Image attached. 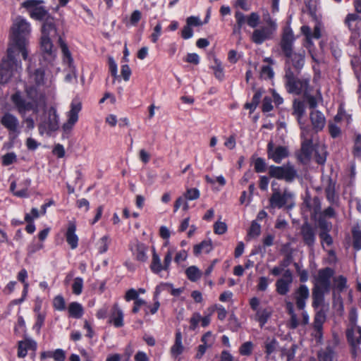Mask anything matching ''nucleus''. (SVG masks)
Here are the masks:
<instances>
[{"label":"nucleus","mask_w":361,"mask_h":361,"mask_svg":"<svg viewBox=\"0 0 361 361\" xmlns=\"http://www.w3.org/2000/svg\"><path fill=\"white\" fill-rule=\"evenodd\" d=\"M83 288V279L81 277H76L72 285V290L75 295H80L82 293Z\"/></svg>","instance_id":"nucleus-45"},{"label":"nucleus","mask_w":361,"mask_h":361,"mask_svg":"<svg viewBox=\"0 0 361 361\" xmlns=\"http://www.w3.org/2000/svg\"><path fill=\"white\" fill-rule=\"evenodd\" d=\"M168 286H171V285L169 284V283H161L159 285L156 286L155 290L154 292V295H153V300H154L153 305H147V303L146 302V305L145 306L144 311H145V314L146 316L148 314H154L157 312V311L160 307V302L159 301V296L160 293L165 290V287Z\"/></svg>","instance_id":"nucleus-17"},{"label":"nucleus","mask_w":361,"mask_h":361,"mask_svg":"<svg viewBox=\"0 0 361 361\" xmlns=\"http://www.w3.org/2000/svg\"><path fill=\"white\" fill-rule=\"evenodd\" d=\"M123 317V310L120 308L118 303H115L111 307L109 322L112 324L116 328H121L124 325Z\"/></svg>","instance_id":"nucleus-22"},{"label":"nucleus","mask_w":361,"mask_h":361,"mask_svg":"<svg viewBox=\"0 0 361 361\" xmlns=\"http://www.w3.org/2000/svg\"><path fill=\"white\" fill-rule=\"evenodd\" d=\"M261 233V226L256 221H252L250 229L248 231V235L251 237H257Z\"/></svg>","instance_id":"nucleus-51"},{"label":"nucleus","mask_w":361,"mask_h":361,"mask_svg":"<svg viewBox=\"0 0 361 361\" xmlns=\"http://www.w3.org/2000/svg\"><path fill=\"white\" fill-rule=\"evenodd\" d=\"M276 31H274V25L270 27L261 26L256 28L252 32L250 37L252 42L256 44H262L267 40L271 39L274 37Z\"/></svg>","instance_id":"nucleus-13"},{"label":"nucleus","mask_w":361,"mask_h":361,"mask_svg":"<svg viewBox=\"0 0 361 361\" xmlns=\"http://www.w3.org/2000/svg\"><path fill=\"white\" fill-rule=\"evenodd\" d=\"M295 40L293 30L290 26L283 28L279 46L285 56H289L293 52V44Z\"/></svg>","instance_id":"nucleus-12"},{"label":"nucleus","mask_w":361,"mask_h":361,"mask_svg":"<svg viewBox=\"0 0 361 361\" xmlns=\"http://www.w3.org/2000/svg\"><path fill=\"white\" fill-rule=\"evenodd\" d=\"M51 358L54 361H65L66 353L61 348H57L54 350H47L40 353V360H44Z\"/></svg>","instance_id":"nucleus-27"},{"label":"nucleus","mask_w":361,"mask_h":361,"mask_svg":"<svg viewBox=\"0 0 361 361\" xmlns=\"http://www.w3.org/2000/svg\"><path fill=\"white\" fill-rule=\"evenodd\" d=\"M25 221L27 223V225L25 227V231L30 234L33 233L35 231V225L33 223V218L31 217L30 214H25Z\"/></svg>","instance_id":"nucleus-57"},{"label":"nucleus","mask_w":361,"mask_h":361,"mask_svg":"<svg viewBox=\"0 0 361 361\" xmlns=\"http://www.w3.org/2000/svg\"><path fill=\"white\" fill-rule=\"evenodd\" d=\"M17 160L16 154L14 152H8L2 157V164L9 166Z\"/></svg>","instance_id":"nucleus-49"},{"label":"nucleus","mask_w":361,"mask_h":361,"mask_svg":"<svg viewBox=\"0 0 361 361\" xmlns=\"http://www.w3.org/2000/svg\"><path fill=\"white\" fill-rule=\"evenodd\" d=\"M289 152L288 147L285 146L274 147L272 141L267 144V157L272 159L275 163L280 164L283 159L288 157Z\"/></svg>","instance_id":"nucleus-14"},{"label":"nucleus","mask_w":361,"mask_h":361,"mask_svg":"<svg viewBox=\"0 0 361 361\" xmlns=\"http://www.w3.org/2000/svg\"><path fill=\"white\" fill-rule=\"evenodd\" d=\"M201 319V314L199 312H194L190 319V329L194 331L198 326Z\"/></svg>","instance_id":"nucleus-58"},{"label":"nucleus","mask_w":361,"mask_h":361,"mask_svg":"<svg viewBox=\"0 0 361 361\" xmlns=\"http://www.w3.org/2000/svg\"><path fill=\"white\" fill-rule=\"evenodd\" d=\"M130 250L136 260L141 262H145L147 260V252L148 247L145 243L136 240L131 243Z\"/></svg>","instance_id":"nucleus-20"},{"label":"nucleus","mask_w":361,"mask_h":361,"mask_svg":"<svg viewBox=\"0 0 361 361\" xmlns=\"http://www.w3.org/2000/svg\"><path fill=\"white\" fill-rule=\"evenodd\" d=\"M304 244L313 248L316 242V228L307 221L300 226V231Z\"/></svg>","instance_id":"nucleus-15"},{"label":"nucleus","mask_w":361,"mask_h":361,"mask_svg":"<svg viewBox=\"0 0 361 361\" xmlns=\"http://www.w3.org/2000/svg\"><path fill=\"white\" fill-rule=\"evenodd\" d=\"M53 307L55 310L63 311L66 309L65 300L63 296L57 295L53 300Z\"/></svg>","instance_id":"nucleus-46"},{"label":"nucleus","mask_w":361,"mask_h":361,"mask_svg":"<svg viewBox=\"0 0 361 361\" xmlns=\"http://www.w3.org/2000/svg\"><path fill=\"white\" fill-rule=\"evenodd\" d=\"M269 283H270V281L267 277H266V276L259 277L258 284H257L258 290L265 291L267 289Z\"/></svg>","instance_id":"nucleus-63"},{"label":"nucleus","mask_w":361,"mask_h":361,"mask_svg":"<svg viewBox=\"0 0 361 361\" xmlns=\"http://www.w3.org/2000/svg\"><path fill=\"white\" fill-rule=\"evenodd\" d=\"M308 211L311 213L312 219H315L321 212V202L318 197H314L312 200L305 199L304 201Z\"/></svg>","instance_id":"nucleus-29"},{"label":"nucleus","mask_w":361,"mask_h":361,"mask_svg":"<svg viewBox=\"0 0 361 361\" xmlns=\"http://www.w3.org/2000/svg\"><path fill=\"white\" fill-rule=\"evenodd\" d=\"M200 191L197 188H188L184 193V199L186 200H195L200 197Z\"/></svg>","instance_id":"nucleus-44"},{"label":"nucleus","mask_w":361,"mask_h":361,"mask_svg":"<svg viewBox=\"0 0 361 361\" xmlns=\"http://www.w3.org/2000/svg\"><path fill=\"white\" fill-rule=\"evenodd\" d=\"M149 267L151 271L156 274H159L161 271H164V265L161 264V259L154 248H153L152 262Z\"/></svg>","instance_id":"nucleus-34"},{"label":"nucleus","mask_w":361,"mask_h":361,"mask_svg":"<svg viewBox=\"0 0 361 361\" xmlns=\"http://www.w3.org/2000/svg\"><path fill=\"white\" fill-rule=\"evenodd\" d=\"M331 223L328 222L324 218H319V227L320 228L319 232L329 233L331 229Z\"/></svg>","instance_id":"nucleus-61"},{"label":"nucleus","mask_w":361,"mask_h":361,"mask_svg":"<svg viewBox=\"0 0 361 361\" xmlns=\"http://www.w3.org/2000/svg\"><path fill=\"white\" fill-rule=\"evenodd\" d=\"M69 317L80 319L84 314V309L82 305L78 302H72L68 305Z\"/></svg>","instance_id":"nucleus-33"},{"label":"nucleus","mask_w":361,"mask_h":361,"mask_svg":"<svg viewBox=\"0 0 361 361\" xmlns=\"http://www.w3.org/2000/svg\"><path fill=\"white\" fill-rule=\"evenodd\" d=\"M255 171L257 173H263L266 171L267 164L264 159L258 157L254 163Z\"/></svg>","instance_id":"nucleus-48"},{"label":"nucleus","mask_w":361,"mask_h":361,"mask_svg":"<svg viewBox=\"0 0 361 361\" xmlns=\"http://www.w3.org/2000/svg\"><path fill=\"white\" fill-rule=\"evenodd\" d=\"M289 56H286L287 60L286 64H291L293 68L298 75L305 65V51L301 50L298 52H292Z\"/></svg>","instance_id":"nucleus-19"},{"label":"nucleus","mask_w":361,"mask_h":361,"mask_svg":"<svg viewBox=\"0 0 361 361\" xmlns=\"http://www.w3.org/2000/svg\"><path fill=\"white\" fill-rule=\"evenodd\" d=\"M329 132L331 137L336 138L339 137L341 134V128L336 124L332 122H329L328 125Z\"/></svg>","instance_id":"nucleus-54"},{"label":"nucleus","mask_w":361,"mask_h":361,"mask_svg":"<svg viewBox=\"0 0 361 361\" xmlns=\"http://www.w3.org/2000/svg\"><path fill=\"white\" fill-rule=\"evenodd\" d=\"M319 361H338L334 357V353L331 351L324 352L323 354H319ZM309 361H317L316 358L311 357Z\"/></svg>","instance_id":"nucleus-47"},{"label":"nucleus","mask_w":361,"mask_h":361,"mask_svg":"<svg viewBox=\"0 0 361 361\" xmlns=\"http://www.w3.org/2000/svg\"><path fill=\"white\" fill-rule=\"evenodd\" d=\"M305 133V136L302 137L305 140L302 142L300 153L298 154V159L301 162H307L310 160L313 148H312V141L311 139L306 138V133Z\"/></svg>","instance_id":"nucleus-23"},{"label":"nucleus","mask_w":361,"mask_h":361,"mask_svg":"<svg viewBox=\"0 0 361 361\" xmlns=\"http://www.w3.org/2000/svg\"><path fill=\"white\" fill-rule=\"evenodd\" d=\"M182 333L180 330H176L175 334V341L170 350L171 356L175 358L183 353L184 346L182 343Z\"/></svg>","instance_id":"nucleus-28"},{"label":"nucleus","mask_w":361,"mask_h":361,"mask_svg":"<svg viewBox=\"0 0 361 361\" xmlns=\"http://www.w3.org/2000/svg\"><path fill=\"white\" fill-rule=\"evenodd\" d=\"M185 274L188 279L191 281H196L201 277V272L195 266H191L187 268Z\"/></svg>","instance_id":"nucleus-40"},{"label":"nucleus","mask_w":361,"mask_h":361,"mask_svg":"<svg viewBox=\"0 0 361 361\" xmlns=\"http://www.w3.org/2000/svg\"><path fill=\"white\" fill-rule=\"evenodd\" d=\"M235 24L233 27V33H240L241 29L245 23L252 28H256L260 20V16L257 12H252L248 16L240 11L235 12Z\"/></svg>","instance_id":"nucleus-8"},{"label":"nucleus","mask_w":361,"mask_h":361,"mask_svg":"<svg viewBox=\"0 0 361 361\" xmlns=\"http://www.w3.org/2000/svg\"><path fill=\"white\" fill-rule=\"evenodd\" d=\"M310 119L312 128L316 132L323 130L326 124V118L323 113L319 110H312L310 114Z\"/></svg>","instance_id":"nucleus-25"},{"label":"nucleus","mask_w":361,"mask_h":361,"mask_svg":"<svg viewBox=\"0 0 361 361\" xmlns=\"http://www.w3.org/2000/svg\"><path fill=\"white\" fill-rule=\"evenodd\" d=\"M253 90H255V94L252 97V101L250 102L245 103L244 105V108L245 109H249L250 113L254 112L256 109L257 106L260 103L263 94L265 92V90L263 88H253Z\"/></svg>","instance_id":"nucleus-30"},{"label":"nucleus","mask_w":361,"mask_h":361,"mask_svg":"<svg viewBox=\"0 0 361 361\" xmlns=\"http://www.w3.org/2000/svg\"><path fill=\"white\" fill-rule=\"evenodd\" d=\"M305 109L302 102L295 99L293 104V115H294L300 125L301 129V136H305V132H309L310 127L305 126V123L302 122V117L305 115Z\"/></svg>","instance_id":"nucleus-18"},{"label":"nucleus","mask_w":361,"mask_h":361,"mask_svg":"<svg viewBox=\"0 0 361 361\" xmlns=\"http://www.w3.org/2000/svg\"><path fill=\"white\" fill-rule=\"evenodd\" d=\"M334 274V270L330 267L319 269L318 276L315 279V283L312 292V307L317 309L324 304L325 294L330 291L331 278Z\"/></svg>","instance_id":"nucleus-3"},{"label":"nucleus","mask_w":361,"mask_h":361,"mask_svg":"<svg viewBox=\"0 0 361 361\" xmlns=\"http://www.w3.org/2000/svg\"><path fill=\"white\" fill-rule=\"evenodd\" d=\"M260 74L261 77L264 79H272L274 75V73L272 68L269 65L263 66L262 67Z\"/></svg>","instance_id":"nucleus-55"},{"label":"nucleus","mask_w":361,"mask_h":361,"mask_svg":"<svg viewBox=\"0 0 361 361\" xmlns=\"http://www.w3.org/2000/svg\"><path fill=\"white\" fill-rule=\"evenodd\" d=\"M272 98L268 96L264 97L262 104V111L264 113L269 112L273 110Z\"/></svg>","instance_id":"nucleus-50"},{"label":"nucleus","mask_w":361,"mask_h":361,"mask_svg":"<svg viewBox=\"0 0 361 361\" xmlns=\"http://www.w3.org/2000/svg\"><path fill=\"white\" fill-rule=\"evenodd\" d=\"M215 63L216 65L212 67L215 77L219 80H222L224 76V68L221 63L219 62L217 60H215Z\"/></svg>","instance_id":"nucleus-59"},{"label":"nucleus","mask_w":361,"mask_h":361,"mask_svg":"<svg viewBox=\"0 0 361 361\" xmlns=\"http://www.w3.org/2000/svg\"><path fill=\"white\" fill-rule=\"evenodd\" d=\"M59 42L64 57V60H66L70 64L73 61V59L71 57V54L68 49L67 44L61 39V37H59Z\"/></svg>","instance_id":"nucleus-42"},{"label":"nucleus","mask_w":361,"mask_h":361,"mask_svg":"<svg viewBox=\"0 0 361 361\" xmlns=\"http://www.w3.org/2000/svg\"><path fill=\"white\" fill-rule=\"evenodd\" d=\"M31 185V179L25 178L20 183L19 185L21 189L14 192V195L18 197H28V188Z\"/></svg>","instance_id":"nucleus-38"},{"label":"nucleus","mask_w":361,"mask_h":361,"mask_svg":"<svg viewBox=\"0 0 361 361\" xmlns=\"http://www.w3.org/2000/svg\"><path fill=\"white\" fill-rule=\"evenodd\" d=\"M82 109V103L78 99L72 100L70 105V110L67 112V121L63 125V130L66 132L72 130L74 125L78 121V114Z\"/></svg>","instance_id":"nucleus-11"},{"label":"nucleus","mask_w":361,"mask_h":361,"mask_svg":"<svg viewBox=\"0 0 361 361\" xmlns=\"http://www.w3.org/2000/svg\"><path fill=\"white\" fill-rule=\"evenodd\" d=\"M19 53L7 49L6 56L4 57L0 63V83L8 82L21 69V62L18 61L16 55Z\"/></svg>","instance_id":"nucleus-5"},{"label":"nucleus","mask_w":361,"mask_h":361,"mask_svg":"<svg viewBox=\"0 0 361 361\" xmlns=\"http://www.w3.org/2000/svg\"><path fill=\"white\" fill-rule=\"evenodd\" d=\"M59 128V116L54 107H50L47 111L46 118L39 125V132L41 135L44 133H49L56 130Z\"/></svg>","instance_id":"nucleus-10"},{"label":"nucleus","mask_w":361,"mask_h":361,"mask_svg":"<svg viewBox=\"0 0 361 361\" xmlns=\"http://www.w3.org/2000/svg\"><path fill=\"white\" fill-rule=\"evenodd\" d=\"M213 250L212 242L210 239L202 240L200 243L194 245L193 253L198 256L202 252L209 253Z\"/></svg>","instance_id":"nucleus-32"},{"label":"nucleus","mask_w":361,"mask_h":361,"mask_svg":"<svg viewBox=\"0 0 361 361\" xmlns=\"http://www.w3.org/2000/svg\"><path fill=\"white\" fill-rule=\"evenodd\" d=\"M335 185V182L331 178H329L328 185L325 188V194L327 200L332 204L336 202Z\"/></svg>","instance_id":"nucleus-36"},{"label":"nucleus","mask_w":361,"mask_h":361,"mask_svg":"<svg viewBox=\"0 0 361 361\" xmlns=\"http://www.w3.org/2000/svg\"><path fill=\"white\" fill-rule=\"evenodd\" d=\"M346 338L350 345L360 344V336L355 338V332L353 328L347 329Z\"/></svg>","instance_id":"nucleus-52"},{"label":"nucleus","mask_w":361,"mask_h":361,"mask_svg":"<svg viewBox=\"0 0 361 361\" xmlns=\"http://www.w3.org/2000/svg\"><path fill=\"white\" fill-rule=\"evenodd\" d=\"M309 296L310 291L307 286L304 284L300 285L295 293V304L298 310H303L305 309Z\"/></svg>","instance_id":"nucleus-21"},{"label":"nucleus","mask_w":361,"mask_h":361,"mask_svg":"<svg viewBox=\"0 0 361 361\" xmlns=\"http://www.w3.org/2000/svg\"><path fill=\"white\" fill-rule=\"evenodd\" d=\"M173 252L169 250L166 253L164 259V271H169L172 261Z\"/></svg>","instance_id":"nucleus-64"},{"label":"nucleus","mask_w":361,"mask_h":361,"mask_svg":"<svg viewBox=\"0 0 361 361\" xmlns=\"http://www.w3.org/2000/svg\"><path fill=\"white\" fill-rule=\"evenodd\" d=\"M227 231V226L224 222L217 221L214 224V231L215 233L222 235Z\"/></svg>","instance_id":"nucleus-62"},{"label":"nucleus","mask_w":361,"mask_h":361,"mask_svg":"<svg viewBox=\"0 0 361 361\" xmlns=\"http://www.w3.org/2000/svg\"><path fill=\"white\" fill-rule=\"evenodd\" d=\"M319 237L321 240V243L323 245L325 243L327 246H331L333 244V238L329 233L319 232Z\"/></svg>","instance_id":"nucleus-60"},{"label":"nucleus","mask_w":361,"mask_h":361,"mask_svg":"<svg viewBox=\"0 0 361 361\" xmlns=\"http://www.w3.org/2000/svg\"><path fill=\"white\" fill-rule=\"evenodd\" d=\"M353 154L356 157H361V135H357L355 137Z\"/></svg>","instance_id":"nucleus-56"},{"label":"nucleus","mask_w":361,"mask_h":361,"mask_svg":"<svg viewBox=\"0 0 361 361\" xmlns=\"http://www.w3.org/2000/svg\"><path fill=\"white\" fill-rule=\"evenodd\" d=\"M28 73L30 80L35 85H25L24 91L27 98L19 90L11 97L12 104L22 116H24L28 111L38 113L39 105L46 103L44 94L40 92L37 89L38 87L47 85V78L45 77L44 68H38L32 71L28 68Z\"/></svg>","instance_id":"nucleus-1"},{"label":"nucleus","mask_w":361,"mask_h":361,"mask_svg":"<svg viewBox=\"0 0 361 361\" xmlns=\"http://www.w3.org/2000/svg\"><path fill=\"white\" fill-rule=\"evenodd\" d=\"M293 197V194L286 189L281 193L279 189L273 188V193L269 198L270 206L272 208L278 209H281L286 205H288V207H291Z\"/></svg>","instance_id":"nucleus-9"},{"label":"nucleus","mask_w":361,"mask_h":361,"mask_svg":"<svg viewBox=\"0 0 361 361\" xmlns=\"http://www.w3.org/2000/svg\"><path fill=\"white\" fill-rule=\"evenodd\" d=\"M293 281L292 271L288 269H286L281 278L276 281V290L281 295H286L290 289L291 284Z\"/></svg>","instance_id":"nucleus-16"},{"label":"nucleus","mask_w":361,"mask_h":361,"mask_svg":"<svg viewBox=\"0 0 361 361\" xmlns=\"http://www.w3.org/2000/svg\"><path fill=\"white\" fill-rule=\"evenodd\" d=\"M254 344L252 341L243 343L239 348V353L243 356H250L253 351Z\"/></svg>","instance_id":"nucleus-41"},{"label":"nucleus","mask_w":361,"mask_h":361,"mask_svg":"<svg viewBox=\"0 0 361 361\" xmlns=\"http://www.w3.org/2000/svg\"><path fill=\"white\" fill-rule=\"evenodd\" d=\"M326 320V315L322 311L317 312L314 317L313 327L316 331V336L322 337L323 324Z\"/></svg>","instance_id":"nucleus-31"},{"label":"nucleus","mask_w":361,"mask_h":361,"mask_svg":"<svg viewBox=\"0 0 361 361\" xmlns=\"http://www.w3.org/2000/svg\"><path fill=\"white\" fill-rule=\"evenodd\" d=\"M30 33V23L20 16L18 17L11 27L8 49L21 54L24 60H26L28 56L27 47Z\"/></svg>","instance_id":"nucleus-2"},{"label":"nucleus","mask_w":361,"mask_h":361,"mask_svg":"<svg viewBox=\"0 0 361 361\" xmlns=\"http://www.w3.org/2000/svg\"><path fill=\"white\" fill-rule=\"evenodd\" d=\"M284 79L285 86L288 93L300 95L307 90L310 80L298 78L290 67L286 68Z\"/></svg>","instance_id":"nucleus-6"},{"label":"nucleus","mask_w":361,"mask_h":361,"mask_svg":"<svg viewBox=\"0 0 361 361\" xmlns=\"http://www.w3.org/2000/svg\"><path fill=\"white\" fill-rule=\"evenodd\" d=\"M57 30L52 18H47L42 27L40 38V50L44 60L50 62L56 56V49H54L51 38L56 37Z\"/></svg>","instance_id":"nucleus-4"},{"label":"nucleus","mask_w":361,"mask_h":361,"mask_svg":"<svg viewBox=\"0 0 361 361\" xmlns=\"http://www.w3.org/2000/svg\"><path fill=\"white\" fill-rule=\"evenodd\" d=\"M1 124L10 132L18 134L19 121L11 113H6L1 119Z\"/></svg>","instance_id":"nucleus-24"},{"label":"nucleus","mask_w":361,"mask_h":361,"mask_svg":"<svg viewBox=\"0 0 361 361\" xmlns=\"http://www.w3.org/2000/svg\"><path fill=\"white\" fill-rule=\"evenodd\" d=\"M142 18V13L139 10H135L130 15L128 20L126 23V25L136 26L139 21Z\"/></svg>","instance_id":"nucleus-43"},{"label":"nucleus","mask_w":361,"mask_h":361,"mask_svg":"<svg viewBox=\"0 0 361 361\" xmlns=\"http://www.w3.org/2000/svg\"><path fill=\"white\" fill-rule=\"evenodd\" d=\"M47 11L42 6H38L37 8H34V9L30 11V17L35 20H42L47 16Z\"/></svg>","instance_id":"nucleus-39"},{"label":"nucleus","mask_w":361,"mask_h":361,"mask_svg":"<svg viewBox=\"0 0 361 361\" xmlns=\"http://www.w3.org/2000/svg\"><path fill=\"white\" fill-rule=\"evenodd\" d=\"M271 315V311L269 309H260L256 312V320L259 323L261 327L268 322Z\"/></svg>","instance_id":"nucleus-37"},{"label":"nucleus","mask_w":361,"mask_h":361,"mask_svg":"<svg viewBox=\"0 0 361 361\" xmlns=\"http://www.w3.org/2000/svg\"><path fill=\"white\" fill-rule=\"evenodd\" d=\"M76 225L74 222L69 221L66 233V240L71 248L74 250L78 245V237L75 234Z\"/></svg>","instance_id":"nucleus-26"},{"label":"nucleus","mask_w":361,"mask_h":361,"mask_svg":"<svg viewBox=\"0 0 361 361\" xmlns=\"http://www.w3.org/2000/svg\"><path fill=\"white\" fill-rule=\"evenodd\" d=\"M353 237V247L358 251L361 250V228L357 224L354 226L351 230Z\"/></svg>","instance_id":"nucleus-35"},{"label":"nucleus","mask_w":361,"mask_h":361,"mask_svg":"<svg viewBox=\"0 0 361 361\" xmlns=\"http://www.w3.org/2000/svg\"><path fill=\"white\" fill-rule=\"evenodd\" d=\"M162 26L160 23H158L153 29V32L150 35V39L153 43H156L161 35Z\"/></svg>","instance_id":"nucleus-53"},{"label":"nucleus","mask_w":361,"mask_h":361,"mask_svg":"<svg viewBox=\"0 0 361 361\" xmlns=\"http://www.w3.org/2000/svg\"><path fill=\"white\" fill-rule=\"evenodd\" d=\"M269 175L271 178L284 180L288 183H291L298 176V173L295 167L288 163L281 166H270Z\"/></svg>","instance_id":"nucleus-7"}]
</instances>
